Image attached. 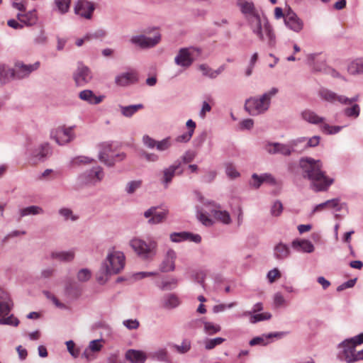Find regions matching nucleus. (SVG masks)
Listing matches in <instances>:
<instances>
[{"instance_id": "obj_1", "label": "nucleus", "mask_w": 363, "mask_h": 363, "mask_svg": "<svg viewBox=\"0 0 363 363\" xmlns=\"http://www.w3.org/2000/svg\"><path fill=\"white\" fill-rule=\"evenodd\" d=\"M302 177L311 181V188L315 192L325 191L334 182V179L326 176L323 171V163L320 160L305 157L299 160Z\"/></svg>"}, {"instance_id": "obj_2", "label": "nucleus", "mask_w": 363, "mask_h": 363, "mask_svg": "<svg viewBox=\"0 0 363 363\" xmlns=\"http://www.w3.org/2000/svg\"><path fill=\"white\" fill-rule=\"evenodd\" d=\"M125 255L120 251L109 252L106 260L102 263L101 269L97 274V281L104 284L109 276L118 274L124 267Z\"/></svg>"}, {"instance_id": "obj_3", "label": "nucleus", "mask_w": 363, "mask_h": 363, "mask_svg": "<svg viewBox=\"0 0 363 363\" xmlns=\"http://www.w3.org/2000/svg\"><path fill=\"white\" fill-rule=\"evenodd\" d=\"M362 343H363V333L345 340L338 345V348L341 350L339 352L337 357L347 363L363 360V350L357 352L355 350L356 346Z\"/></svg>"}, {"instance_id": "obj_4", "label": "nucleus", "mask_w": 363, "mask_h": 363, "mask_svg": "<svg viewBox=\"0 0 363 363\" xmlns=\"http://www.w3.org/2000/svg\"><path fill=\"white\" fill-rule=\"evenodd\" d=\"M278 92L277 88H272L269 91L259 96H251L245 100L244 109L252 116H257L264 113L270 107L271 100Z\"/></svg>"}, {"instance_id": "obj_5", "label": "nucleus", "mask_w": 363, "mask_h": 363, "mask_svg": "<svg viewBox=\"0 0 363 363\" xmlns=\"http://www.w3.org/2000/svg\"><path fill=\"white\" fill-rule=\"evenodd\" d=\"M237 5L241 13L247 20L252 33L257 36L259 40H264L261 16L256 10L253 2L246 0H238Z\"/></svg>"}, {"instance_id": "obj_6", "label": "nucleus", "mask_w": 363, "mask_h": 363, "mask_svg": "<svg viewBox=\"0 0 363 363\" xmlns=\"http://www.w3.org/2000/svg\"><path fill=\"white\" fill-rule=\"evenodd\" d=\"M130 246L140 258L145 261L153 260L157 252V242L154 240L146 242L135 238L130 241Z\"/></svg>"}, {"instance_id": "obj_7", "label": "nucleus", "mask_w": 363, "mask_h": 363, "mask_svg": "<svg viewBox=\"0 0 363 363\" xmlns=\"http://www.w3.org/2000/svg\"><path fill=\"white\" fill-rule=\"evenodd\" d=\"M12 301L7 292L0 288V316H6L9 314L12 308ZM19 320L13 315L7 318H0V325L18 326Z\"/></svg>"}, {"instance_id": "obj_8", "label": "nucleus", "mask_w": 363, "mask_h": 363, "mask_svg": "<svg viewBox=\"0 0 363 363\" xmlns=\"http://www.w3.org/2000/svg\"><path fill=\"white\" fill-rule=\"evenodd\" d=\"M198 199L203 206L208 208V211L215 217L216 219L223 224L228 225L231 223V218L229 213L226 211H220V205L213 201L206 200L200 194H198Z\"/></svg>"}, {"instance_id": "obj_9", "label": "nucleus", "mask_w": 363, "mask_h": 363, "mask_svg": "<svg viewBox=\"0 0 363 363\" xmlns=\"http://www.w3.org/2000/svg\"><path fill=\"white\" fill-rule=\"evenodd\" d=\"M320 97L329 103L335 104L338 102L342 105H350L356 104L359 100V95L357 94L352 98H348L345 95L338 94L328 89L323 88L319 91Z\"/></svg>"}, {"instance_id": "obj_10", "label": "nucleus", "mask_w": 363, "mask_h": 363, "mask_svg": "<svg viewBox=\"0 0 363 363\" xmlns=\"http://www.w3.org/2000/svg\"><path fill=\"white\" fill-rule=\"evenodd\" d=\"M26 154L43 161L52 153L51 147L48 143L40 144L38 147L34 148L31 139H27L25 143Z\"/></svg>"}, {"instance_id": "obj_11", "label": "nucleus", "mask_w": 363, "mask_h": 363, "mask_svg": "<svg viewBox=\"0 0 363 363\" xmlns=\"http://www.w3.org/2000/svg\"><path fill=\"white\" fill-rule=\"evenodd\" d=\"M50 136L59 145H65L74 138L73 127L59 126L50 131Z\"/></svg>"}, {"instance_id": "obj_12", "label": "nucleus", "mask_w": 363, "mask_h": 363, "mask_svg": "<svg viewBox=\"0 0 363 363\" xmlns=\"http://www.w3.org/2000/svg\"><path fill=\"white\" fill-rule=\"evenodd\" d=\"M111 153V145L109 144L103 145L99 152V160L106 166L113 167L116 162L122 161L125 157V155L123 152L118 153L114 155Z\"/></svg>"}, {"instance_id": "obj_13", "label": "nucleus", "mask_w": 363, "mask_h": 363, "mask_svg": "<svg viewBox=\"0 0 363 363\" xmlns=\"http://www.w3.org/2000/svg\"><path fill=\"white\" fill-rule=\"evenodd\" d=\"M104 175L103 169L97 166L81 174L77 179L81 184H96L103 179Z\"/></svg>"}, {"instance_id": "obj_14", "label": "nucleus", "mask_w": 363, "mask_h": 363, "mask_svg": "<svg viewBox=\"0 0 363 363\" xmlns=\"http://www.w3.org/2000/svg\"><path fill=\"white\" fill-rule=\"evenodd\" d=\"M161 40V35L159 33L153 37H147L145 35L133 36L130 41L132 44L138 46L141 49H148L157 45Z\"/></svg>"}, {"instance_id": "obj_15", "label": "nucleus", "mask_w": 363, "mask_h": 363, "mask_svg": "<svg viewBox=\"0 0 363 363\" xmlns=\"http://www.w3.org/2000/svg\"><path fill=\"white\" fill-rule=\"evenodd\" d=\"M182 166V161L176 160L173 164L164 168L162 172V177L160 179L161 184L164 188H167L172 182L174 177L178 174H182L183 170H179Z\"/></svg>"}, {"instance_id": "obj_16", "label": "nucleus", "mask_w": 363, "mask_h": 363, "mask_svg": "<svg viewBox=\"0 0 363 363\" xmlns=\"http://www.w3.org/2000/svg\"><path fill=\"white\" fill-rule=\"evenodd\" d=\"M73 79L77 86H83L91 80L92 74L88 67L79 63L73 73Z\"/></svg>"}, {"instance_id": "obj_17", "label": "nucleus", "mask_w": 363, "mask_h": 363, "mask_svg": "<svg viewBox=\"0 0 363 363\" xmlns=\"http://www.w3.org/2000/svg\"><path fill=\"white\" fill-rule=\"evenodd\" d=\"M40 62H36L33 65H25L23 62H17L15 68L12 69V77L23 79L28 77L32 72L38 69Z\"/></svg>"}, {"instance_id": "obj_18", "label": "nucleus", "mask_w": 363, "mask_h": 363, "mask_svg": "<svg viewBox=\"0 0 363 363\" xmlns=\"http://www.w3.org/2000/svg\"><path fill=\"white\" fill-rule=\"evenodd\" d=\"M95 10L94 4L87 0H79L74 6L75 14L86 19H91Z\"/></svg>"}, {"instance_id": "obj_19", "label": "nucleus", "mask_w": 363, "mask_h": 363, "mask_svg": "<svg viewBox=\"0 0 363 363\" xmlns=\"http://www.w3.org/2000/svg\"><path fill=\"white\" fill-rule=\"evenodd\" d=\"M284 23L287 28L296 33H299L303 28L302 20L291 9L285 15Z\"/></svg>"}, {"instance_id": "obj_20", "label": "nucleus", "mask_w": 363, "mask_h": 363, "mask_svg": "<svg viewBox=\"0 0 363 363\" xmlns=\"http://www.w3.org/2000/svg\"><path fill=\"white\" fill-rule=\"evenodd\" d=\"M262 33L264 34V40L262 42H266L269 48H274L276 45V35L274 33L272 26L269 23L265 16L262 19Z\"/></svg>"}, {"instance_id": "obj_21", "label": "nucleus", "mask_w": 363, "mask_h": 363, "mask_svg": "<svg viewBox=\"0 0 363 363\" xmlns=\"http://www.w3.org/2000/svg\"><path fill=\"white\" fill-rule=\"evenodd\" d=\"M194 62V58L189 48H181L176 57L174 62L177 65L184 68L189 67Z\"/></svg>"}, {"instance_id": "obj_22", "label": "nucleus", "mask_w": 363, "mask_h": 363, "mask_svg": "<svg viewBox=\"0 0 363 363\" xmlns=\"http://www.w3.org/2000/svg\"><path fill=\"white\" fill-rule=\"evenodd\" d=\"M176 252L172 249H169L164 257L159 266V269L162 272H172L175 269Z\"/></svg>"}, {"instance_id": "obj_23", "label": "nucleus", "mask_w": 363, "mask_h": 363, "mask_svg": "<svg viewBox=\"0 0 363 363\" xmlns=\"http://www.w3.org/2000/svg\"><path fill=\"white\" fill-rule=\"evenodd\" d=\"M138 80L137 72L131 70L117 75L115 78V83L120 86H127L137 82Z\"/></svg>"}, {"instance_id": "obj_24", "label": "nucleus", "mask_w": 363, "mask_h": 363, "mask_svg": "<svg viewBox=\"0 0 363 363\" xmlns=\"http://www.w3.org/2000/svg\"><path fill=\"white\" fill-rule=\"evenodd\" d=\"M201 323L203 324V331L208 335H213L220 331L221 328L219 325L212 322L205 321L203 318L195 319L189 323L191 327H199Z\"/></svg>"}, {"instance_id": "obj_25", "label": "nucleus", "mask_w": 363, "mask_h": 363, "mask_svg": "<svg viewBox=\"0 0 363 363\" xmlns=\"http://www.w3.org/2000/svg\"><path fill=\"white\" fill-rule=\"evenodd\" d=\"M344 203H340V200L338 198L327 200L326 201L316 205L313 209L311 214L313 215L315 213L322 211L325 208H333L336 211H340L342 209V205Z\"/></svg>"}, {"instance_id": "obj_26", "label": "nucleus", "mask_w": 363, "mask_h": 363, "mask_svg": "<svg viewBox=\"0 0 363 363\" xmlns=\"http://www.w3.org/2000/svg\"><path fill=\"white\" fill-rule=\"evenodd\" d=\"M291 246L294 250L306 253H311L315 250L313 243L310 240L305 239L293 240Z\"/></svg>"}, {"instance_id": "obj_27", "label": "nucleus", "mask_w": 363, "mask_h": 363, "mask_svg": "<svg viewBox=\"0 0 363 363\" xmlns=\"http://www.w3.org/2000/svg\"><path fill=\"white\" fill-rule=\"evenodd\" d=\"M65 294L73 298H78L82 294V286L77 281L68 279L65 286Z\"/></svg>"}, {"instance_id": "obj_28", "label": "nucleus", "mask_w": 363, "mask_h": 363, "mask_svg": "<svg viewBox=\"0 0 363 363\" xmlns=\"http://www.w3.org/2000/svg\"><path fill=\"white\" fill-rule=\"evenodd\" d=\"M79 98L90 104H99L104 99V96H96L90 89H85L79 93Z\"/></svg>"}, {"instance_id": "obj_29", "label": "nucleus", "mask_w": 363, "mask_h": 363, "mask_svg": "<svg viewBox=\"0 0 363 363\" xmlns=\"http://www.w3.org/2000/svg\"><path fill=\"white\" fill-rule=\"evenodd\" d=\"M125 359L131 363H145L147 355L141 350L130 349L125 352Z\"/></svg>"}, {"instance_id": "obj_30", "label": "nucleus", "mask_w": 363, "mask_h": 363, "mask_svg": "<svg viewBox=\"0 0 363 363\" xmlns=\"http://www.w3.org/2000/svg\"><path fill=\"white\" fill-rule=\"evenodd\" d=\"M291 254L289 246L281 242L274 247L273 255L276 259L284 260L287 259Z\"/></svg>"}, {"instance_id": "obj_31", "label": "nucleus", "mask_w": 363, "mask_h": 363, "mask_svg": "<svg viewBox=\"0 0 363 363\" xmlns=\"http://www.w3.org/2000/svg\"><path fill=\"white\" fill-rule=\"evenodd\" d=\"M50 257L60 262H70L74 259L75 251L73 249L67 251H54L50 254Z\"/></svg>"}, {"instance_id": "obj_32", "label": "nucleus", "mask_w": 363, "mask_h": 363, "mask_svg": "<svg viewBox=\"0 0 363 363\" xmlns=\"http://www.w3.org/2000/svg\"><path fill=\"white\" fill-rule=\"evenodd\" d=\"M186 126L188 128V131L178 135L176 138L177 142L186 143L191 139L196 126V123L193 120L189 119L186 123Z\"/></svg>"}, {"instance_id": "obj_33", "label": "nucleus", "mask_w": 363, "mask_h": 363, "mask_svg": "<svg viewBox=\"0 0 363 363\" xmlns=\"http://www.w3.org/2000/svg\"><path fill=\"white\" fill-rule=\"evenodd\" d=\"M301 118L305 121L314 125H318L325 121L323 117L318 116L314 111L311 110L302 111Z\"/></svg>"}, {"instance_id": "obj_34", "label": "nucleus", "mask_w": 363, "mask_h": 363, "mask_svg": "<svg viewBox=\"0 0 363 363\" xmlns=\"http://www.w3.org/2000/svg\"><path fill=\"white\" fill-rule=\"evenodd\" d=\"M17 18L21 23L27 26H31L37 22L35 10L30 11L26 14L18 13Z\"/></svg>"}, {"instance_id": "obj_35", "label": "nucleus", "mask_w": 363, "mask_h": 363, "mask_svg": "<svg viewBox=\"0 0 363 363\" xmlns=\"http://www.w3.org/2000/svg\"><path fill=\"white\" fill-rule=\"evenodd\" d=\"M306 142V137H299L289 141L291 150L293 153L301 154L306 149L303 147L304 143Z\"/></svg>"}, {"instance_id": "obj_36", "label": "nucleus", "mask_w": 363, "mask_h": 363, "mask_svg": "<svg viewBox=\"0 0 363 363\" xmlns=\"http://www.w3.org/2000/svg\"><path fill=\"white\" fill-rule=\"evenodd\" d=\"M163 306L167 309H172L179 306V297L174 294H168L162 298Z\"/></svg>"}, {"instance_id": "obj_37", "label": "nucleus", "mask_w": 363, "mask_h": 363, "mask_svg": "<svg viewBox=\"0 0 363 363\" xmlns=\"http://www.w3.org/2000/svg\"><path fill=\"white\" fill-rule=\"evenodd\" d=\"M147 357L152 359L160 362H168V352L166 348H159L155 351L148 353Z\"/></svg>"}, {"instance_id": "obj_38", "label": "nucleus", "mask_w": 363, "mask_h": 363, "mask_svg": "<svg viewBox=\"0 0 363 363\" xmlns=\"http://www.w3.org/2000/svg\"><path fill=\"white\" fill-rule=\"evenodd\" d=\"M143 107L144 106L142 104L129 106H119L121 114L126 118L132 117L136 112L143 108Z\"/></svg>"}, {"instance_id": "obj_39", "label": "nucleus", "mask_w": 363, "mask_h": 363, "mask_svg": "<svg viewBox=\"0 0 363 363\" xmlns=\"http://www.w3.org/2000/svg\"><path fill=\"white\" fill-rule=\"evenodd\" d=\"M208 212L199 206H196V216L197 219L204 225L211 226L213 225V220L207 215Z\"/></svg>"}, {"instance_id": "obj_40", "label": "nucleus", "mask_w": 363, "mask_h": 363, "mask_svg": "<svg viewBox=\"0 0 363 363\" xmlns=\"http://www.w3.org/2000/svg\"><path fill=\"white\" fill-rule=\"evenodd\" d=\"M169 213V210L167 208L163 209L162 211L157 212L155 211L154 216L150 218L147 223L150 225H157L161 223H163L166 220L167 216Z\"/></svg>"}, {"instance_id": "obj_41", "label": "nucleus", "mask_w": 363, "mask_h": 363, "mask_svg": "<svg viewBox=\"0 0 363 363\" xmlns=\"http://www.w3.org/2000/svg\"><path fill=\"white\" fill-rule=\"evenodd\" d=\"M44 213V210L38 206H30L20 209V217H24L30 215L35 216Z\"/></svg>"}, {"instance_id": "obj_42", "label": "nucleus", "mask_w": 363, "mask_h": 363, "mask_svg": "<svg viewBox=\"0 0 363 363\" xmlns=\"http://www.w3.org/2000/svg\"><path fill=\"white\" fill-rule=\"evenodd\" d=\"M347 69L353 75L363 74V58L357 59L352 62L349 65Z\"/></svg>"}, {"instance_id": "obj_43", "label": "nucleus", "mask_w": 363, "mask_h": 363, "mask_svg": "<svg viewBox=\"0 0 363 363\" xmlns=\"http://www.w3.org/2000/svg\"><path fill=\"white\" fill-rule=\"evenodd\" d=\"M351 106L346 107L343 109V114L351 118H357L360 114V106L357 104H350Z\"/></svg>"}, {"instance_id": "obj_44", "label": "nucleus", "mask_w": 363, "mask_h": 363, "mask_svg": "<svg viewBox=\"0 0 363 363\" xmlns=\"http://www.w3.org/2000/svg\"><path fill=\"white\" fill-rule=\"evenodd\" d=\"M12 77V69L4 65H0V86L5 84Z\"/></svg>"}, {"instance_id": "obj_45", "label": "nucleus", "mask_w": 363, "mask_h": 363, "mask_svg": "<svg viewBox=\"0 0 363 363\" xmlns=\"http://www.w3.org/2000/svg\"><path fill=\"white\" fill-rule=\"evenodd\" d=\"M54 4L60 14H65L69 10L71 0H54Z\"/></svg>"}, {"instance_id": "obj_46", "label": "nucleus", "mask_w": 363, "mask_h": 363, "mask_svg": "<svg viewBox=\"0 0 363 363\" xmlns=\"http://www.w3.org/2000/svg\"><path fill=\"white\" fill-rule=\"evenodd\" d=\"M59 215L63 218L64 220L67 221L68 220H70L72 221L77 220L79 217L74 214L72 209L69 208H61L58 210Z\"/></svg>"}, {"instance_id": "obj_47", "label": "nucleus", "mask_w": 363, "mask_h": 363, "mask_svg": "<svg viewBox=\"0 0 363 363\" xmlns=\"http://www.w3.org/2000/svg\"><path fill=\"white\" fill-rule=\"evenodd\" d=\"M225 340L223 337H215L213 339H206L203 340L204 347L206 350H211L216 346L221 345Z\"/></svg>"}, {"instance_id": "obj_48", "label": "nucleus", "mask_w": 363, "mask_h": 363, "mask_svg": "<svg viewBox=\"0 0 363 363\" xmlns=\"http://www.w3.org/2000/svg\"><path fill=\"white\" fill-rule=\"evenodd\" d=\"M172 145L170 137H167L161 140L157 141L156 149L163 152L169 150Z\"/></svg>"}, {"instance_id": "obj_49", "label": "nucleus", "mask_w": 363, "mask_h": 363, "mask_svg": "<svg viewBox=\"0 0 363 363\" xmlns=\"http://www.w3.org/2000/svg\"><path fill=\"white\" fill-rule=\"evenodd\" d=\"M142 186L141 180H133L127 183L125 191L128 194H133Z\"/></svg>"}, {"instance_id": "obj_50", "label": "nucleus", "mask_w": 363, "mask_h": 363, "mask_svg": "<svg viewBox=\"0 0 363 363\" xmlns=\"http://www.w3.org/2000/svg\"><path fill=\"white\" fill-rule=\"evenodd\" d=\"M191 346V341L188 339H184L182 342L181 345H174L173 347L176 349L178 353L185 354L190 350Z\"/></svg>"}, {"instance_id": "obj_51", "label": "nucleus", "mask_w": 363, "mask_h": 363, "mask_svg": "<svg viewBox=\"0 0 363 363\" xmlns=\"http://www.w3.org/2000/svg\"><path fill=\"white\" fill-rule=\"evenodd\" d=\"M91 277V272L86 268L81 269L77 274V281L79 282H86Z\"/></svg>"}, {"instance_id": "obj_52", "label": "nucleus", "mask_w": 363, "mask_h": 363, "mask_svg": "<svg viewBox=\"0 0 363 363\" xmlns=\"http://www.w3.org/2000/svg\"><path fill=\"white\" fill-rule=\"evenodd\" d=\"M276 146L278 147V154L286 157L292 155L289 142L286 144L278 143Z\"/></svg>"}, {"instance_id": "obj_53", "label": "nucleus", "mask_w": 363, "mask_h": 363, "mask_svg": "<svg viewBox=\"0 0 363 363\" xmlns=\"http://www.w3.org/2000/svg\"><path fill=\"white\" fill-rule=\"evenodd\" d=\"M271 318L272 314L267 312L259 314H251L250 321L251 323H256L259 321L269 320Z\"/></svg>"}, {"instance_id": "obj_54", "label": "nucleus", "mask_w": 363, "mask_h": 363, "mask_svg": "<svg viewBox=\"0 0 363 363\" xmlns=\"http://www.w3.org/2000/svg\"><path fill=\"white\" fill-rule=\"evenodd\" d=\"M140 156L149 162H156L160 159V157L157 154L154 152H148L145 150L140 152Z\"/></svg>"}, {"instance_id": "obj_55", "label": "nucleus", "mask_w": 363, "mask_h": 363, "mask_svg": "<svg viewBox=\"0 0 363 363\" xmlns=\"http://www.w3.org/2000/svg\"><path fill=\"white\" fill-rule=\"evenodd\" d=\"M257 60H258V53L255 52L252 55V57L250 60V62H249V65L245 69V73L246 77H250L252 74L253 68H254Z\"/></svg>"}, {"instance_id": "obj_56", "label": "nucleus", "mask_w": 363, "mask_h": 363, "mask_svg": "<svg viewBox=\"0 0 363 363\" xmlns=\"http://www.w3.org/2000/svg\"><path fill=\"white\" fill-rule=\"evenodd\" d=\"M283 211V205L280 201H276L272 206L270 213L272 216H279Z\"/></svg>"}, {"instance_id": "obj_57", "label": "nucleus", "mask_w": 363, "mask_h": 363, "mask_svg": "<svg viewBox=\"0 0 363 363\" xmlns=\"http://www.w3.org/2000/svg\"><path fill=\"white\" fill-rule=\"evenodd\" d=\"M225 173L228 177L230 179H235L240 176V173L236 170L235 167L231 163H226L225 164Z\"/></svg>"}, {"instance_id": "obj_58", "label": "nucleus", "mask_w": 363, "mask_h": 363, "mask_svg": "<svg viewBox=\"0 0 363 363\" xmlns=\"http://www.w3.org/2000/svg\"><path fill=\"white\" fill-rule=\"evenodd\" d=\"M320 137L318 135H314L311 138L306 137V142L304 143L303 147H306V149L317 147L320 143Z\"/></svg>"}, {"instance_id": "obj_59", "label": "nucleus", "mask_w": 363, "mask_h": 363, "mask_svg": "<svg viewBox=\"0 0 363 363\" xmlns=\"http://www.w3.org/2000/svg\"><path fill=\"white\" fill-rule=\"evenodd\" d=\"M104 340L103 339H98V340H91L89 344L88 348L94 352H99L102 347L103 345H101V342Z\"/></svg>"}, {"instance_id": "obj_60", "label": "nucleus", "mask_w": 363, "mask_h": 363, "mask_svg": "<svg viewBox=\"0 0 363 363\" xmlns=\"http://www.w3.org/2000/svg\"><path fill=\"white\" fill-rule=\"evenodd\" d=\"M177 284V280L174 278H172L168 281H163L161 284L160 289L164 291L172 290Z\"/></svg>"}, {"instance_id": "obj_61", "label": "nucleus", "mask_w": 363, "mask_h": 363, "mask_svg": "<svg viewBox=\"0 0 363 363\" xmlns=\"http://www.w3.org/2000/svg\"><path fill=\"white\" fill-rule=\"evenodd\" d=\"M123 325L128 330H136L140 326L137 319H127L123 321Z\"/></svg>"}, {"instance_id": "obj_62", "label": "nucleus", "mask_w": 363, "mask_h": 363, "mask_svg": "<svg viewBox=\"0 0 363 363\" xmlns=\"http://www.w3.org/2000/svg\"><path fill=\"white\" fill-rule=\"evenodd\" d=\"M196 157V154L194 152L191 150H188L185 152V153L178 160L182 161V164H187L192 162Z\"/></svg>"}, {"instance_id": "obj_63", "label": "nucleus", "mask_w": 363, "mask_h": 363, "mask_svg": "<svg viewBox=\"0 0 363 363\" xmlns=\"http://www.w3.org/2000/svg\"><path fill=\"white\" fill-rule=\"evenodd\" d=\"M170 240L173 242L186 240V232L172 233L170 234Z\"/></svg>"}, {"instance_id": "obj_64", "label": "nucleus", "mask_w": 363, "mask_h": 363, "mask_svg": "<svg viewBox=\"0 0 363 363\" xmlns=\"http://www.w3.org/2000/svg\"><path fill=\"white\" fill-rule=\"evenodd\" d=\"M157 141V140L152 138L151 137H150L147 135H144L143 137V144L147 147H148L150 149H153V148L156 147Z\"/></svg>"}]
</instances>
